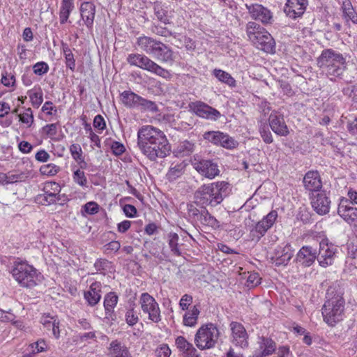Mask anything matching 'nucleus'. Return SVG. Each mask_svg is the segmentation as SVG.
Masks as SVG:
<instances>
[{"instance_id":"obj_1","label":"nucleus","mask_w":357,"mask_h":357,"mask_svg":"<svg viewBox=\"0 0 357 357\" xmlns=\"http://www.w3.org/2000/svg\"><path fill=\"white\" fill-rule=\"evenodd\" d=\"M137 146L149 160L163 158L170 152V146L164 132L153 126L141 127L137 132Z\"/></svg>"},{"instance_id":"obj_2","label":"nucleus","mask_w":357,"mask_h":357,"mask_svg":"<svg viewBox=\"0 0 357 357\" xmlns=\"http://www.w3.org/2000/svg\"><path fill=\"white\" fill-rule=\"evenodd\" d=\"M137 49L162 63H173L174 60L172 50L160 40L150 36L142 35L137 38Z\"/></svg>"},{"instance_id":"obj_3","label":"nucleus","mask_w":357,"mask_h":357,"mask_svg":"<svg viewBox=\"0 0 357 357\" xmlns=\"http://www.w3.org/2000/svg\"><path fill=\"white\" fill-rule=\"evenodd\" d=\"M318 67L328 77H339L347 69L346 58L342 54L331 49H324L317 60Z\"/></svg>"},{"instance_id":"obj_4","label":"nucleus","mask_w":357,"mask_h":357,"mask_svg":"<svg viewBox=\"0 0 357 357\" xmlns=\"http://www.w3.org/2000/svg\"><path fill=\"white\" fill-rule=\"evenodd\" d=\"M229 184L225 181L204 184L195 192V198L202 205L215 206L227 196Z\"/></svg>"},{"instance_id":"obj_5","label":"nucleus","mask_w":357,"mask_h":357,"mask_svg":"<svg viewBox=\"0 0 357 357\" xmlns=\"http://www.w3.org/2000/svg\"><path fill=\"white\" fill-rule=\"evenodd\" d=\"M326 298L321 309L324 321L329 326H334L343 319L345 302L340 294L331 288L327 290Z\"/></svg>"},{"instance_id":"obj_6","label":"nucleus","mask_w":357,"mask_h":357,"mask_svg":"<svg viewBox=\"0 0 357 357\" xmlns=\"http://www.w3.org/2000/svg\"><path fill=\"white\" fill-rule=\"evenodd\" d=\"M11 273L14 279L23 287L32 288L40 281L41 274L26 261L14 262Z\"/></svg>"},{"instance_id":"obj_7","label":"nucleus","mask_w":357,"mask_h":357,"mask_svg":"<svg viewBox=\"0 0 357 357\" xmlns=\"http://www.w3.org/2000/svg\"><path fill=\"white\" fill-rule=\"evenodd\" d=\"M249 40L258 49L267 53L275 52V43L272 36L255 22H249L246 26Z\"/></svg>"},{"instance_id":"obj_8","label":"nucleus","mask_w":357,"mask_h":357,"mask_svg":"<svg viewBox=\"0 0 357 357\" xmlns=\"http://www.w3.org/2000/svg\"><path fill=\"white\" fill-rule=\"evenodd\" d=\"M220 334V331L215 324L212 323L203 324L195 335V344L200 350L214 348L218 342Z\"/></svg>"},{"instance_id":"obj_9","label":"nucleus","mask_w":357,"mask_h":357,"mask_svg":"<svg viewBox=\"0 0 357 357\" xmlns=\"http://www.w3.org/2000/svg\"><path fill=\"white\" fill-rule=\"evenodd\" d=\"M127 61L131 66H137L162 78L169 79L171 77V74L167 70L159 66L144 54H130L127 57Z\"/></svg>"},{"instance_id":"obj_10","label":"nucleus","mask_w":357,"mask_h":357,"mask_svg":"<svg viewBox=\"0 0 357 357\" xmlns=\"http://www.w3.org/2000/svg\"><path fill=\"white\" fill-rule=\"evenodd\" d=\"M142 312L148 315V319L153 323H159L162 320L159 304L155 299L148 293H142L139 299Z\"/></svg>"},{"instance_id":"obj_11","label":"nucleus","mask_w":357,"mask_h":357,"mask_svg":"<svg viewBox=\"0 0 357 357\" xmlns=\"http://www.w3.org/2000/svg\"><path fill=\"white\" fill-rule=\"evenodd\" d=\"M278 217V212L275 210H272L256 223L255 227L250 230L252 240L259 241L266 234L267 231L273 226Z\"/></svg>"},{"instance_id":"obj_12","label":"nucleus","mask_w":357,"mask_h":357,"mask_svg":"<svg viewBox=\"0 0 357 357\" xmlns=\"http://www.w3.org/2000/svg\"><path fill=\"white\" fill-rule=\"evenodd\" d=\"M203 138L214 145L227 149H234L238 145V142L234 137L220 131L206 132L203 135Z\"/></svg>"},{"instance_id":"obj_13","label":"nucleus","mask_w":357,"mask_h":357,"mask_svg":"<svg viewBox=\"0 0 357 357\" xmlns=\"http://www.w3.org/2000/svg\"><path fill=\"white\" fill-rule=\"evenodd\" d=\"M337 247L328 240H322L319 243V253H317V259L319 264L324 268L331 266L333 264Z\"/></svg>"},{"instance_id":"obj_14","label":"nucleus","mask_w":357,"mask_h":357,"mask_svg":"<svg viewBox=\"0 0 357 357\" xmlns=\"http://www.w3.org/2000/svg\"><path fill=\"white\" fill-rule=\"evenodd\" d=\"M188 107L190 111L203 119L216 121L221 116L218 110L202 101L191 102Z\"/></svg>"},{"instance_id":"obj_15","label":"nucleus","mask_w":357,"mask_h":357,"mask_svg":"<svg viewBox=\"0 0 357 357\" xmlns=\"http://www.w3.org/2000/svg\"><path fill=\"white\" fill-rule=\"evenodd\" d=\"M192 165L202 176L209 179L214 178L220 174L218 165L211 160L195 158Z\"/></svg>"},{"instance_id":"obj_16","label":"nucleus","mask_w":357,"mask_h":357,"mask_svg":"<svg viewBox=\"0 0 357 357\" xmlns=\"http://www.w3.org/2000/svg\"><path fill=\"white\" fill-rule=\"evenodd\" d=\"M45 192L37 196V202L43 205H50L56 203L59 200V193L61 191V187L56 182H51L45 184L44 188Z\"/></svg>"},{"instance_id":"obj_17","label":"nucleus","mask_w":357,"mask_h":357,"mask_svg":"<svg viewBox=\"0 0 357 357\" xmlns=\"http://www.w3.org/2000/svg\"><path fill=\"white\" fill-rule=\"evenodd\" d=\"M337 213L347 223L357 227V208L351 206L347 198L340 199Z\"/></svg>"},{"instance_id":"obj_18","label":"nucleus","mask_w":357,"mask_h":357,"mask_svg":"<svg viewBox=\"0 0 357 357\" xmlns=\"http://www.w3.org/2000/svg\"><path fill=\"white\" fill-rule=\"evenodd\" d=\"M294 255V250L288 243L278 245L275 250L271 261L277 266H286Z\"/></svg>"},{"instance_id":"obj_19","label":"nucleus","mask_w":357,"mask_h":357,"mask_svg":"<svg viewBox=\"0 0 357 357\" xmlns=\"http://www.w3.org/2000/svg\"><path fill=\"white\" fill-rule=\"evenodd\" d=\"M231 331V342L234 344L241 348L248 346V335L244 326L238 322L232 321L230 324Z\"/></svg>"},{"instance_id":"obj_20","label":"nucleus","mask_w":357,"mask_h":357,"mask_svg":"<svg viewBox=\"0 0 357 357\" xmlns=\"http://www.w3.org/2000/svg\"><path fill=\"white\" fill-rule=\"evenodd\" d=\"M246 8L251 17L260 21L264 24H271L273 21V14L270 10L260 4H246Z\"/></svg>"},{"instance_id":"obj_21","label":"nucleus","mask_w":357,"mask_h":357,"mask_svg":"<svg viewBox=\"0 0 357 357\" xmlns=\"http://www.w3.org/2000/svg\"><path fill=\"white\" fill-rule=\"evenodd\" d=\"M307 6V0H287L284 12L287 16L296 19L303 15Z\"/></svg>"},{"instance_id":"obj_22","label":"nucleus","mask_w":357,"mask_h":357,"mask_svg":"<svg viewBox=\"0 0 357 357\" xmlns=\"http://www.w3.org/2000/svg\"><path fill=\"white\" fill-rule=\"evenodd\" d=\"M268 121L271 128L276 135L280 136L288 135L289 131L282 114L273 111L269 116Z\"/></svg>"},{"instance_id":"obj_23","label":"nucleus","mask_w":357,"mask_h":357,"mask_svg":"<svg viewBox=\"0 0 357 357\" xmlns=\"http://www.w3.org/2000/svg\"><path fill=\"white\" fill-rule=\"evenodd\" d=\"M102 283L95 281L91 284L89 289L84 291V298L89 305L93 307L100 302L102 297Z\"/></svg>"},{"instance_id":"obj_24","label":"nucleus","mask_w":357,"mask_h":357,"mask_svg":"<svg viewBox=\"0 0 357 357\" xmlns=\"http://www.w3.org/2000/svg\"><path fill=\"white\" fill-rule=\"evenodd\" d=\"M258 348L254 352V357H266L276 349L275 342L270 338L261 337L257 342Z\"/></svg>"},{"instance_id":"obj_25","label":"nucleus","mask_w":357,"mask_h":357,"mask_svg":"<svg viewBox=\"0 0 357 357\" xmlns=\"http://www.w3.org/2000/svg\"><path fill=\"white\" fill-rule=\"evenodd\" d=\"M312 206L319 215L329 212L331 201L324 192H318L312 198Z\"/></svg>"},{"instance_id":"obj_26","label":"nucleus","mask_w":357,"mask_h":357,"mask_svg":"<svg viewBox=\"0 0 357 357\" xmlns=\"http://www.w3.org/2000/svg\"><path fill=\"white\" fill-rule=\"evenodd\" d=\"M81 17L88 29H92L96 15V6L91 1H84L80 6Z\"/></svg>"},{"instance_id":"obj_27","label":"nucleus","mask_w":357,"mask_h":357,"mask_svg":"<svg viewBox=\"0 0 357 357\" xmlns=\"http://www.w3.org/2000/svg\"><path fill=\"white\" fill-rule=\"evenodd\" d=\"M317 259V250L311 246H303L297 253L296 259L303 266H310Z\"/></svg>"},{"instance_id":"obj_28","label":"nucleus","mask_w":357,"mask_h":357,"mask_svg":"<svg viewBox=\"0 0 357 357\" xmlns=\"http://www.w3.org/2000/svg\"><path fill=\"white\" fill-rule=\"evenodd\" d=\"M303 184L309 191H317L322 186V182L317 171L307 172L303 178Z\"/></svg>"},{"instance_id":"obj_29","label":"nucleus","mask_w":357,"mask_h":357,"mask_svg":"<svg viewBox=\"0 0 357 357\" xmlns=\"http://www.w3.org/2000/svg\"><path fill=\"white\" fill-rule=\"evenodd\" d=\"M176 347L188 357L198 356L197 351L192 344L190 343L184 337L178 336L175 341Z\"/></svg>"},{"instance_id":"obj_30","label":"nucleus","mask_w":357,"mask_h":357,"mask_svg":"<svg viewBox=\"0 0 357 357\" xmlns=\"http://www.w3.org/2000/svg\"><path fill=\"white\" fill-rule=\"evenodd\" d=\"M109 357H132L128 349L118 340H114L109 347Z\"/></svg>"},{"instance_id":"obj_31","label":"nucleus","mask_w":357,"mask_h":357,"mask_svg":"<svg viewBox=\"0 0 357 357\" xmlns=\"http://www.w3.org/2000/svg\"><path fill=\"white\" fill-rule=\"evenodd\" d=\"M140 97L131 91H124L121 93V100L123 104L129 108H137Z\"/></svg>"},{"instance_id":"obj_32","label":"nucleus","mask_w":357,"mask_h":357,"mask_svg":"<svg viewBox=\"0 0 357 357\" xmlns=\"http://www.w3.org/2000/svg\"><path fill=\"white\" fill-rule=\"evenodd\" d=\"M73 0H62L59 9V21L61 24L67 22L69 16L74 9Z\"/></svg>"},{"instance_id":"obj_33","label":"nucleus","mask_w":357,"mask_h":357,"mask_svg":"<svg viewBox=\"0 0 357 357\" xmlns=\"http://www.w3.org/2000/svg\"><path fill=\"white\" fill-rule=\"evenodd\" d=\"M196 223H199L203 226L211 227L213 229H218L220 227L219 221L209 213L206 208L202 209V213H201V216H199V218Z\"/></svg>"},{"instance_id":"obj_34","label":"nucleus","mask_w":357,"mask_h":357,"mask_svg":"<svg viewBox=\"0 0 357 357\" xmlns=\"http://www.w3.org/2000/svg\"><path fill=\"white\" fill-rule=\"evenodd\" d=\"M341 9L342 17L347 22L351 21L353 23L357 24V13L349 0L343 1Z\"/></svg>"},{"instance_id":"obj_35","label":"nucleus","mask_w":357,"mask_h":357,"mask_svg":"<svg viewBox=\"0 0 357 357\" xmlns=\"http://www.w3.org/2000/svg\"><path fill=\"white\" fill-rule=\"evenodd\" d=\"M200 313L197 306H192L186 311L183 316V324L185 326L195 327L197 324L198 317Z\"/></svg>"},{"instance_id":"obj_36","label":"nucleus","mask_w":357,"mask_h":357,"mask_svg":"<svg viewBox=\"0 0 357 357\" xmlns=\"http://www.w3.org/2000/svg\"><path fill=\"white\" fill-rule=\"evenodd\" d=\"M185 167L186 164L183 162L172 164L166 174L167 179L169 181H174L180 178L183 174Z\"/></svg>"},{"instance_id":"obj_37","label":"nucleus","mask_w":357,"mask_h":357,"mask_svg":"<svg viewBox=\"0 0 357 357\" xmlns=\"http://www.w3.org/2000/svg\"><path fill=\"white\" fill-rule=\"evenodd\" d=\"M212 74L218 79V81L228 85L230 87H236V81L227 72L220 69H214Z\"/></svg>"},{"instance_id":"obj_38","label":"nucleus","mask_w":357,"mask_h":357,"mask_svg":"<svg viewBox=\"0 0 357 357\" xmlns=\"http://www.w3.org/2000/svg\"><path fill=\"white\" fill-rule=\"evenodd\" d=\"M119 298L114 292H109L104 298V307L105 313L108 316L114 312V307L116 306Z\"/></svg>"},{"instance_id":"obj_39","label":"nucleus","mask_w":357,"mask_h":357,"mask_svg":"<svg viewBox=\"0 0 357 357\" xmlns=\"http://www.w3.org/2000/svg\"><path fill=\"white\" fill-rule=\"evenodd\" d=\"M61 48L66 59V67L73 72L75 70V59L74 55L66 43L61 42Z\"/></svg>"},{"instance_id":"obj_40","label":"nucleus","mask_w":357,"mask_h":357,"mask_svg":"<svg viewBox=\"0 0 357 357\" xmlns=\"http://www.w3.org/2000/svg\"><path fill=\"white\" fill-rule=\"evenodd\" d=\"M195 145L192 142L185 140L181 142L176 151L175 153L177 156L183 157L190 155L195 151Z\"/></svg>"},{"instance_id":"obj_41","label":"nucleus","mask_w":357,"mask_h":357,"mask_svg":"<svg viewBox=\"0 0 357 357\" xmlns=\"http://www.w3.org/2000/svg\"><path fill=\"white\" fill-rule=\"evenodd\" d=\"M70 152L73 158L79 165L82 169L85 168L86 162L82 156V150L79 144H73L70 146Z\"/></svg>"},{"instance_id":"obj_42","label":"nucleus","mask_w":357,"mask_h":357,"mask_svg":"<svg viewBox=\"0 0 357 357\" xmlns=\"http://www.w3.org/2000/svg\"><path fill=\"white\" fill-rule=\"evenodd\" d=\"M179 236L176 233L170 232L167 234V242L172 252L176 255L181 256V252L178 244Z\"/></svg>"},{"instance_id":"obj_43","label":"nucleus","mask_w":357,"mask_h":357,"mask_svg":"<svg viewBox=\"0 0 357 357\" xmlns=\"http://www.w3.org/2000/svg\"><path fill=\"white\" fill-rule=\"evenodd\" d=\"M43 91L40 87L34 88L29 91V96L33 107L38 108L43 101Z\"/></svg>"},{"instance_id":"obj_44","label":"nucleus","mask_w":357,"mask_h":357,"mask_svg":"<svg viewBox=\"0 0 357 357\" xmlns=\"http://www.w3.org/2000/svg\"><path fill=\"white\" fill-rule=\"evenodd\" d=\"M202 209H205L204 207H197L195 203H190L187 205V213L189 218L192 221L197 222L202 213Z\"/></svg>"},{"instance_id":"obj_45","label":"nucleus","mask_w":357,"mask_h":357,"mask_svg":"<svg viewBox=\"0 0 357 357\" xmlns=\"http://www.w3.org/2000/svg\"><path fill=\"white\" fill-rule=\"evenodd\" d=\"M18 116L20 121L26 125V128H31L33 124L34 118L33 111L30 107L24 109L22 112L19 114Z\"/></svg>"},{"instance_id":"obj_46","label":"nucleus","mask_w":357,"mask_h":357,"mask_svg":"<svg viewBox=\"0 0 357 357\" xmlns=\"http://www.w3.org/2000/svg\"><path fill=\"white\" fill-rule=\"evenodd\" d=\"M154 14L157 19L165 24H168L170 23L169 18L167 15V11L160 5L158 4L154 6Z\"/></svg>"},{"instance_id":"obj_47","label":"nucleus","mask_w":357,"mask_h":357,"mask_svg":"<svg viewBox=\"0 0 357 357\" xmlns=\"http://www.w3.org/2000/svg\"><path fill=\"white\" fill-rule=\"evenodd\" d=\"M137 108L141 110L149 111L151 112H156L158 110L155 102L146 100L142 96L140 97L139 107Z\"/></svg>"},{"instance_id":"obj_48","label":"nucleus","mask_w":357,"mask_h":357,"mask_svg":"<svg viewBox=\"0 0 357 357\" xmlns=\"http://www.w3.org/2000/svg\"><path fill=\"white\" fill-rule=\"evenodd\" d=\"M59 170L60 167L53 163L42 165L40 168L41 174L46 176H54Z\"/></svg>"},{"instance_id":"obj_49","label":"nucleus","mask_w":357,"mask_h":357,"mask_svg":"<svg viewBox=\"0 0 357 357\" xmlns=\"http://www.w3.org/2000/svg\"><path fill=\"white\" fill-rule=\"evenodd\" d=\"M20 178V175L10 174L0 172V185H6L17 182Z\"/></svg>"},{"instance_id":"obj_50","label":"nucleus","mask_w":357,"mask_h":357,"mask_svg":"<svg viewBox=\"0 0 357 357\" xmlns=\"http://www.w3.org/2000/svg\"><path fill=\"white\" fill-rule=\"evenodd\" d=\"M74 181L80 186H86L87 179L85 176L84 172L80 169H77L73 173Z\"/></svg>"},{"instance_id":"obj_51","label":"nucleus","mask_w":357,"mask_h":357,"mask_svg":"<svg viewBox=\"0 0 357 357\" xmlns=\"http://www.w3.org/2000/svg\"><path fill=\"white\" fill-rule=\"evenodd\" d=\"M151 31L153 33L158 36L168 37L172 36V32L166 27H162L158 24H153L151 26Z\"/></svg>"},{"instance_id":"obj_52","label":"nucleus","mask_w":357,"mask_h":357,"mask_svg":"<svg viewBox=\"0 0 357 357\" xmlns=\"http://www.w3.org/2000/svg\"><path fill=\"white\" fill-rule=\"evenodd\" d=\"M33 73L36 75L41 76V75L46 74L48 72L49 66L45 62L40 61V62L36 63L33 66Z\"/></svg>"},{"instance_id":"obj_53","label":"nucleus","mask_w":357,"mask_h":357,"mask_svg":"<svg viewBox=\"0 0 357 357\" xmlns=\"http://www.w3.org/2000/svg\"><path fill=\"white\" fill-rule=\"evenodd\" d=\"M259 132L263 141L266 144H271L273 142L272 134L270 132L268 127L266 125H263L259 128Z\"/></svg>"},{"instance_id":"obj_54","label":"nucleus","mask_w":357,"mask_h":357,"mask_svg":"<svg viewBox=\"0 0 357 357\" xmlns=\"http://www.w3.org/2000/svg\"><path fill=\"white\" fill-rule=\"evenodd\" d=\"M30 347L33 349L32 354H38L47 350V344L44 340L40 339L37 342L30 344Z\"/></svg>"},{"instance_id":"obj_55","label":"nucleus","mask_w":357,"mask_h":357,"mask_svg":"<svg viewBox=\"0 0 357 357\" xmlns=\"http://www.w3.org/2000/svg\"><path fill=\"white\" fill-rule=\"evenodd\" d=\"M57 321L56 319L54 317L49 315H43L40 319V323L46 328L48 331H50L52 328H54V324Z\"/></svg>"},{"instance_id":"obj_56","label":"nucleus","mask_w":357,"mask_h":357,"mask_svg":"<svg viewBox=\"0 0 357 357\" xmlns=\"http://www.w3.org/2000/svg\"><path fill=\"white\" fill-rule=\"evenodd\" d=\"M126 321L129 326H134L138 322L139 317L133 308L127 311Z\"/></svg>"},{"instance_id":"obj_57","label":"nucleus","mask_w":357,"mask_h":357,"mask_svg":"<svg viewBox=\"0 0 357 357\" xmlns=\"http://www.w3.org/2000/svg\"><path fill=\"white\" fill-rule=\"evenodd\" d=\"M42 111L48 116H56L57 109L51 101H47L42 107Z\"/></svg>"},{"instance_id":"obj_58","label":"nucleus","mask_w":357,"mask_h":357,"mask_svg":"<svg viewBox=\"0 0 357 357\" xmlns=\"http://www.w3.org/2000/svg\"><path fill=\"white\" fill-rule=\"evenodd\" d=\"M347 257L354 259L357 257V239L349 242L347 244Z\"/></svg>"},{"instance_id":"obj_59","label":"nucleus","mask_w":357,"mask_h":357,"mask_svg":"<svg viewBox=\"0 0 357 357\" xmlns=\"http://www.w3.org/2000/svg\"><path fill=\"white\" fill-rule=\"evenodd\" d=\"M1 82L5 86H13L15 83V77L12 74L5 73L2 74Z\"/></svg>"},{"instance_id":"obj_60","label":"nucleus","mask_w":357,"mask_h":357,"mask_svg":"<svg viewBox=\"0 0 357 357\" xmlns=\"http://www.w3.org/2000/svg\"><path fill=\"white\" fill-rule=\"evenodd\" d=\"M261 278L257 273H251L247 279V285L249 287H254L260 283Z\"/></svg>"},{"instance_id":"obj_61","label":"nucleus","mask_w":357,"mask_h":357,"mask_svg":"<svg viewBox=\"0 0 357 357\" xmlns=\"http://www.w3.org/2000/svg\"><path fill=\"white\" fill-rule=\"evenodd\" d=\"M155 354L158 357H169L171 350L167 344H163L156 349Z\"/></svg>"},{"instance_id":"obj_62","label":"nucleus","mask_w":357,"mask_h":357,"mask_svg":"<svg viewBox=\"0 0 357 357\" xmlns=\"http://www.w3.org/2000/svg\"><path fill=\"white\" fill-rule=\"evenodd\" d=\"M192 303V297L189 294H184L179 302V306L182 310H187Z\"/></svg>"},{"instance_id":"obj_63","label":"nucleus","mask_w":357,"mask_h":357,"mask_svg":"<svg viewBox=\"0 0 357 357\" xmlns=\"http://www.w3.org/2000/svg\"><path fill=\"white\" fill-rule=\"evenodd\" d=\"M110 262L107 259H98L95 264L94 266L97 271H105L109 268Z\"/></svg>"},{"instance_id":"obj_64","label":"nucleus","mask_w":357,"mask_h":357,"mask_svg":"<svg viewBox=\"0 0 357 357\" xmlns=\"http://www.w3.org/2000/svg\"><path fill=\"white\" fill-rule=\"evenodd\" d=\"M93 126L100 131H102L105 128V121L101 115L98 114L95 116L93 119Z\"/></svg>"}]
</instances>
